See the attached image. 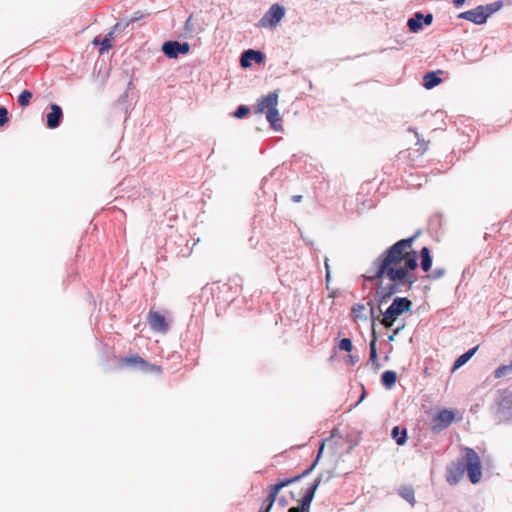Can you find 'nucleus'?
<instances>
[{"mask_svg": "<svg viewBox=\"0 0 512 512\" xmlns=\"http://www.w3.org/2000/svg\"><path fill=\"white\" fill-rule=\"evenodd\" d=\"M322 475L317 476L314 481L311 483V486H313L315 489H318L322 482Z\"/></svg>", "mask_w": 512, "mask_h": 512, "instance_id": "e433bc0d", "label": "nucleus"}, {"mask_svg": "<svg viewBox=\"0 0 512 512\" xmlns=\"http://www.w3.org/2000/svg\"><path fill=\"white\" fill-rule=\"evenodd\" d=\"M272 505H270L269 503L266 502V500H264L261 504V507L259 509V512H270V510L272 509Z\"/></svg>", "mask_w": 512, "mask_h": 512, "instance_id": "c9c22d12", "label": "nucleus"}, {"mask_svg": "<svg viewBox=\"0 0 512 512\" xmlns=\"http://www.w3.org/2000/svg\"><path fill=\"white\" fill-rule=\"evenodd\" d=\"M455 414L448 409H442L431 419L430 427L435 433L447 429L454 421Z\"/></svg>", "mask_w": 512, "mask_h": 512, "instance_id": "423d86ee", "label": "nucleus"}, {"mask_svg": "<svg viewBox=\"0 0 512 512\" xmlns=\"http://www.w3.org/2000/svg\"><path fill=\"white\" fill-rule=\"evenodd\" d=\"M444 274H445L444 268H435L429 275V278H431L433 280L440 279L441 277L444 276Z\"/></svg>", "mask_w": 512, "mask_h": 512, "instance_id": "473e14b6", "label": "nucleus"}, {"mask_svg": "<svg viewBox=\"0 0 512 512\" xmlns=\"http://www.w3.org/2000/svg\"><path fill=\"white\" fill-rule=\"evenodd\" d=\"M278 503L280 506L284 507L287 504V501L284 497L278 499Z\"/></svg>", "mask_w": 512, "mask_h": 512, "instance_id": "79ce46f5", "label": "nucleus"}, {"mask_svg": "<svg viewBox=\"0 0 512 512\" xmlns=\"http://www.w3.org/2000/svg\"><path fill=\"white\" fill-rule=\"evenodd\" d=\"M113 39V32H109L102 41L99 40L98 37H96L93 40V44L100 45L99 53L104 54L111 48V40Z\"/></svg>", "mask_w": 512, "mask_h": 512, "instance_id": "4be33fe9", "label": "nucleus"}, {"mask_svg": "<svg viewBox=\"0 0 512 512\" xmlns=\"http://www.w3.org/2000/svg\"><path fill=\"white\" fill-rule=\"evenodd\" d=\"M423 145H424V150L427 149V143L423 141Z\"/></svg>", "mask_w": 512, "mask_h": 512, "instance_id": "8fccbe9b", "label": "nucleus"}, {"mask_svg": "<svg viewBox=\"0 0 512 512\" xmlns=\"http://www.w3.org/2000/svg\"><path fill=\"white\" fill-rule=\"evenodd\" d=\"M48 108L50 111L45 114L46 126L49 129H56L63 121V110L61 106L56 103H51Z\"/></svg>", "mask_w": 512, "mask_h": 512, "instance_id": "6e6552de", "label": "nucleus"}, {"mask_svg": "<svg viewBox=\"0 0 512 512\" xmlns=\"http://www.w3.org/2000/svg\"><path fill=\"white\" fill-rule=\"evenodd\" d=\"M420 256H421V263H420L421 269L424 272H428L432 266V257H431L429 248L423 247L420 250Z\"/></svg>", "mask_w": 512, "mask_h": 512, "instance_id": "6ab92c4d", "label": "nucleus"}, {"mask_svg": "<svg viewBox=\"0 0 512 512\" xmlns=\"http://www.w3.org/2000/svg\"><path fill=\"white\" fill-rule=\"evenodd\" d=\"M394 333H392L391 335L388 336V341H393L394 340Z\"/></svg>", "mask_w": 512, "mask_h": 512, "instance_id": "49530a36", "label": "nucleus"}, {"mask_svg": "<svg viewBox=\"0 0 512 512\" xmlns=\"http://www.w3.org/2000/svg\"><path fill=\"white\" fill-rule=\"evenodd\" d=\"M502 7H503V1L502 0H498V1L486 4V5H482V8H484L483 9L484 13L487 14V18L490 15H492L493 13L497 12L498 10H500Z\"/></svg>", "mask_w": 512, "mask_h": 512, "instance_id": "b1692460", "label": "nucleus"}, {"mask_svg": "<svg viewBox=\"0 0 512 512\" xmlns=\"http://www.w3.org/2000/svg\"><path fill=\"white\" fill-rule=\"evenodd\" d=\"M129 26V22L121 20L117 22L113 27V33L125 30Z\"/></svg>", "mask_w": 512, "mask_h": 512, "instance_id": "72a5a7b5", "label": "nucleus"}, {"mask_svg": "<svg viewBox=\"0 0 512 512\" xmlns=\"http://www.w3.org/2000/svg\"><path fill=\"white\" fill-rule=\"evenodd\" d=\"M323 449H324V443H321L320 448L318 450L317 457L312 462V464L307 469H305L301 474L290 477V478L279 480L277 483L273 484L276 487V489L281 490L284 487H287L293 483H296V482L300 481L302 478L308 476L313 471V469L316 467V465L319 461V458L323 452Z\"/></svg>", "mask_w": 512, "mask_h": 512, "instance_id": "0eeeda50", "label": "nucleus"}, {"mask_svg": "<svg viewBox=\"0 0 512 512\" xmlns=\"http://www.w3.org/2000/svg\"><path fill=\"white\" fill-rule=\"evenodd\" d=\"M397 381V374L395 371L386 370L381 375V383L386 389L392 388Z\"/></svg>", "mask_w": 512, "mask_h": 512, "instance_id": "412c9836", "label": "nucleus"}, {"mask_svg": "<svg viewBox=\"0 0 512 512\" xmlns=\"http://www.w3.org/2000/svg\"><path fill=\"white\" fill-rule=\"evenodd\" d=\"M466 0H453V4L456 6V7H460L462 6L464 3H465Z\"/></svg>", "mask_w": 512, "mask_h": 512, "instance_id": "a19ab883", "label": "nucleus"}, {"mask_svg": "<svg viewBox=\"0 0 512 512\" xmlns=\"http://www.w3.org/2000/svg\"><path fill=\"white\" fill-rule=\"evenodd\" d=\"M322 475L317 476L314 481L311 483V486H313L315 489H318L322 482Z\"/></svg>", "mask_w": 512, "mask_h": 512, "instance_id": "4c0bfd02", "label": "nucleus"}, {"mask_svg": "<svg viewBox=\"0 0 512 512\" xmlns=\"http://www.w3.org/2000/svg\"><path fill=\"white\" fill-rule=\"evenodd\" d=\"M285 9L278 3H275L270 6V8L266 11V13L259 20L260 27H275L284 17Z\"/></svg>", "mask_w": 512, "mask_h": 512, "instance_id": "20e7f679", "label": "nucleus"}, {"mask_svg": "<svg viewBox=\"0 0 512 512\" xmlns=\"http://www.w3.org/2000/svg\"><path fill=\"white\" fill-rule=\"evenodd\" d=\"M32 97V92L30 90L25 89L18 95L17 102L20 107L25 108L30 104Z\"/></svg>", "mask_w": 512, "mask_h": 512, "instance_id": "393cba45", "label": "nucleus"}, {"mask_svg": "<svg viewBox=\"0 0 512 512\" xmlns=\"http://www.w3.org/2000/svg\"><path fill=\"white\" fill-rule=\"evenodd\" d=\"M9 121V112L6 107L0 106V127Z\"/></svg>", "mask_w": 512, "mask_h": 512, "instance_id": "2f4dec72", "label": "nucleus"}, {"mask_svg": "<svg viewBox=\"0 0 512 512\" xmlns=\"http://www.w3.org/2000/svg\"><path fill=\"white\" fill-rule=\"evenodd\" d=\"M464 451L465 456L463 458H458L447 466L446 479L449 484H457L465 471H467L468 478L472 484H476L481 480V461L478 454L469 447H466Z\"/></svg>", "mask_w": 512, "mask_h": 512, "instance_id": "f03ea898", "label": "nucleus"}, {"mask_svg": "<svg viewBox=\"0 0 512 512\" xmlns=\"http://www.w3.org/2000/svg\"><path fill=\"white\" fill-rule=\"evenodd\" d=\"M399 495L409 502L412 506L415 504L414 490L411 486H402L398 490Z\"/></svg>", "mask_w": 512, "mask_h": 512, "instance_id": "5701e85b", "label": "nucleus"}, {"mask_svg": "<svg viewBox=\"0 0 512 512\" xmlns=\"http://www.w3.org/2000/svg\"><path fill=\"white\" fill-rule=\"evenodd\" d=\"M338 347L340 350L351 352L353 349V344L349 338H343L339 341Z\"/></svg>", "mask_w": 512, "mask_h": 512, "instance_id": "7c9ffc66", "label": "nucleus"}, {"mask_svg": "<svg viewBox=\"0 0 512 512\" xmlns=\"http://www.w3.org/2000/svg\"><path fill=\"white\" fill-rule=\"evenodd\" d=\"M440 221H441L440 216L436 215V216L431 218L430 224L434 225V223H436L437 225H440Z\"/></svg>", "mask_w": 512, "mask_h": 512, "instance_id": "58836bf2", "label": "nucleus"}, {"mask_svg": "<svg viewBox=\"0 0 512 512\" xmlns=\"http://www.w3.org/2000/svg\"><path fill=\"white\" fill-rule=\"evenodd\" d=\"M317 489L313 486H309L303 497L300 499L299 504L297 506L290 507L288 512H310V506L314 499L315 493Z\"/></svg>", "mask_w": 512, "mask_h": 512, "instance_id": "9b49d317", "label": "nucleus"}, {"mask_svg": "<svg viewBox=\"0 0 512 512\" xmlns=\"http://www.w3.org/2000/svg\"><path fill=\"white\" fill-rule=\"evenodd\" d=\"M403 328H404V325H402L401 327L396 328V329L393 331L394 335H397V334H398V333H399Z\"/></svg>", "mask_w": 512, "mask_h": 512, "instance_id": "a18cd8bd", "label": "nucleus"}, {"mask_svg": "<svg viewBox=\"0 0 512 512\" xmlns=\"http://www.w3.org/2000/svg\"><path fill=\"white\" fill-rule=\"evenodd\" d=\"M477 349H478V346L473 347V348L469 349L468 351H466L465 353H463L461 356H459L453 363L452 371L459 369L461 366H463L465 363H467L472 358V356L475 354Z\"/></svg>", "mask_w": 512, "mask_h": 512, "instance_id": "a211bd4d", "label": "nucleus"}, {"mask_svg": "<svg viewBox=\"0 0 512 512\" xmlns=\"http://www.w3.org/2000/svg\"><path fill=\"white\" fill-rule=\"evenodd\" d=\"M278 104V94L276 91L270 92L268 95L260 98L257 101L256 113H262L265 109L269 111V109L277 107Z\"/></svg>", "mask_w": 512, "mask_h": 512, "instance_id": "4468645a", "label": "nucleus"}, {"mask_svg": "<svg viewBox=\"0 0 512 512\" xmlns=\"http://www.w3.org/2000/svg\"><path fill=\"white\" fill-rule=\"evenodd\" d=\"M512 373V363L508 365H501L494 371L495 378H502Z\"/></svg>", "mask_w": 512, "mask_h": 512, "instance_id": "a878e982", "label": "nucleus"}, {"mask_svg": "<svg viewBox=\"0 0 512 512\" xmlns=\"http://www.w3.org/2000/svg\"><path fill=\"white\" fill-rule=\"evenodd\" d=\"M392 438L395 440L397 445H404L407 441V429L395 426L391 432Z\"/></svg>", "mask_w": 512, "mask_h": 512, "instance_id": "aec40b11", "label": "nucleus"}, {"mask_svg": "<svg viewBox=\"0 0 512 512\" xmlns=\"http://www.w3.org/2000/svg\"><path fill=\"white\" fill-rule=\"evenodd\" d=\"M261 64L265 61V54L260 50L247 49L244 50L240 56V64L243 68H248L252 62Z\"/></svg>", "mask_w": 512, "mask_h": 512, "instance_id": "9d476101", "label": "nucleus"}, {"mask_svg": "<svg viewBox=\"0 0 512 512\" xmlns=\"http://www.w3.org/2000/svg\"><path fill=\"white\" fill-rule=\"evenodd\" d=\"M483 9L482 5H479L474 9L460 13L458 17L474 24L481 25L487 21V14L484 13Z\"/></svg>", "mask_w": 512, "mask_h": 512, "instance_id": "f8f14e48", "label": "nucleus"}, {"mask_svg": "<svg viewBox=\"0 0 512 512\" xmlns=\"http://www.w3.org/2000/svg\"><path fill=\"white\" fill-rule=\"evenodd\" d=\"M433 22V15L431 13L423 14L421 12H416L411 18L407 21V27L410 32L417 33L422 29L423 25H430Z\"/></svg>", "mask_w": 512, "mask_h": 512, "instance_id": "1a4fd4ad", "label": "nucleus"}, {"mask_svg": "<svg viewBox=\"0 0 512 512\" xmlns=\"http://www.w3.org/2000/svg\"><path fill=\"white\" fill-rule=\"evenodd\" d=\"M268 490L269 493L265 500L267 503L273 506L280 490L276 489V487L273 484L268 486Z\"/></svg>", "mask_w": 512, "mask_h": 512, "instance_id": "c85d7f7f", "label": "nucleus"}, {"mask_svg": "<svg viewBox=\"0 0 512 512\" xmlns=\"http://www.w3.org/2000/svg\"><path fill=\"white\" fill-rule=\"evenodd\" d=\"M143 18H144V14L141 11H135L132 14L131 18L129 20H127V22H129V25H130L131 23L137 22Z\"/></svg>", "mask_w": 512, "mask_h": 512, "instance_id": "f704fd0d", "label": "nucleus"}, {"mask_svg": "<svg viewBox=\"0 0 512 512\" xmlns=\"http://www.w3.org/2000/svg\"><path fill=\"white\" fill-rule=\"evenodd\" d=\"M143 365H146V360L138 354L127 355L120 361L121 367H128L136 371H140Z\"/></svg>", "mask_w": 512, "mask_h": 512, "instance_id": "2eb2a0df", "label": "nucleus"}, {"mask_svg": "<svg viewBox=\"0 0 512 512\" xmlns=\"http://www.w3.org/2000/svg\"><path fill=\"white\" fill-rule=\"evenodd\" d=\"M419 232L413 236L401 239L386 249L374 261L376 271L373 275L366 276L370 282L381 280L387 277L390 281L385 286H380L376 292L375 300L378 302L376 306L373 300L367 302L369 306V313L372 326V339L369 343L370 361L377 360V334L375 331V321L378 318L376 312L381 314L380 306L386 303L394 294L402 292V287L407 286L410 288L415 282L414 276L411 271L415 270L418 266L417 253L412 249L415 239L418 237Z\"/></svg>", "mask_w": 512, "mask_h": 512, "instance_id": "f257e3e1", "label": "nucleus"}, {"mask_svg": "<svg viewBox=\"0 0 512 512\" xmlns=\"http://www.w3.org/2000/svg\"><path fill=\"white\" fill-rule=\"evenodd\" d=\"M266 118H267L268 122L270 123L271 127L275 131H279L282 129L281 117H280L277 107L269 109V111H267Z\"/></svg>", "mask_w": 512, "mask_h": 512, "instance_id": "f3484780", "label": "nucleus"}, {"mask_svg": "<svg viewBox=\"0 0 512 512\" xmlns=\"http://www.w3.org/2000/svg\"><path fill=\"white\" fill-rule=\"evenodd\" d=\"M240 291V287L238 285L235 286L234 294H237Z\"/></svg>", "mask_w": 512, "mask_h": 512, "instance_id": "09e8293b", "label": "nucleus"}, {"mask_svg": "<svg viewBox=\"0 0 512 512\" xmlns=\"http://www.w3.org/2000/svg\"><path fill=\"white\" fill-rule=\"evenodd\" d=\"M189 51L190 44L188 42L168 40L162 45V52L169 59H177L180 55H185Z\"/></svg>", "mask_w": 512, "mask_h": 512, "instance_id": "39448f33", "label": "nucleus"}, {"mask_svg": "<svg viewBox=\"0 0 512 512\" xmlns=\"http://www.w3.org/2000/svg\"><path fill=\"white\" fill-rule=\"evenodd\" d=\"M149 324L152 330L159 332H167L169 324L164 315L157 311H150L148 315Z\"/></svg>", "mask_w": 512, "mask_h": 512, "instance_id": "ddd939ff", "label": "nucleus"}, {"mask_svg": "<svg viewBox=\"0 0 512 512\" xmlns=\"http://www.w3.org/2000/svg\"><path fill=\"white\" fill-rule=\"evenodd\" d=\"M324 264H325V270H326V272H327V271H330V267H329V264H328V258H325V262H324Z\"/></svg>", "mask_w": 512, "mask_h": 512, "instance_id": "c03bdc74", "label": "nucleus"}, {"mask_svg": "<svg viewBox=\"0 0 512 512\" xmlns=\"http://www.w3.org/2000/svg\"><path fill=\"white\" fill-rule=\"evenodd\" d=\"M365 305L362 303L354 304L351 308V315L354 319H362Z\"/></svg>", "mask_w": 512, "mask_h": 512, "instance_id": "cd10ccee", "label": "nucleus"}, {"mask_svg": "<svg viewBox=\"0 0 512 512\" xmlns=\"http://www.w3.org/2000/svg\"><path fill=\"white\" fill-rule=\"evenodd\" d=\"M302 195H293L291 200L294 202V203H299L302 201Z\"/></svg>", "mask_w": 512, "mask_h": 512, "instance_id": "ea45409f", "label": "nucleus"}, {"mask_svg": "<svg viewBox=\"0 0 512 512\" xmlns=\"http://www.w3.org/2000/svg\"><path fill=\"white\" fill-rule=\"evenodd\" d=\"M325 277H326V281L329 282V280H330V271H327Z\"/></svg>", "mask_w": 512, "mask_h": 512, "instance_id": "de8ad7c7", "label": "nucleus"}, {"mask_svg": "<svg viewBox=\"0 0 512 512\" xmlns=\"http://www.w3.org/2000/svg\"><path fill=\"white\" fill-rule=\"evenodd\" d=\"M140 372L147 373V374H160L162 372V369L159 365L149 363L146 361V365H143L141 367Z\"/></svg>", "mask_w": 512, "mask_h": 512, "instance_id": "bb28decb", "label": "nucleus"}, {"mask_svg": "<svg viewBox=\"0 0 512 512\" xmlns=\"http://www.w3.org/2000/svg\"><path fill=\"white\" fill-rule=\"evenodd\" d=\"M412 302L407 297H396L391 305L384 311L381 312L382 320L381 324L390 329L393 326L394 321L400 315L411 310Z\"/></svg>", "mask_w": 512, "mask_h": 512, "instance_id": "7ed1b4c3", "label": "nucleus"}, {"mask_svg": "<svg viewBox=\"0 0 512 512\" xmlns=\"http://www.w3.org/2000/svg\"><path fill=\"white\" fill-rule=\"evenodd\" d=\"M250 112V108L246 105H240L238 106V108L232 113V115L235 117V118H238V119H241L243 117H245L246 115H248Z\"/></svg>", "mask_w": 512, "mask_h": 512, "instance_id": "c756f323", "label": "nucleus"}, {"mask_svg": "<svg viewBox=\"0 0 512 512\" xmlns=\"http://www.w3.org/2000/svg\"><path fill=\"white\" fill-rule=\"evenodd\" d=\"M190 26H191V16L185 22V27L187 30H190Z\"/></svg>", "mask_w": 512, "mask_h": 512, "instance_id": "37998d69", "label": "nucleus"}, {"mask_svg": "<svg viewBox=\"0 0 512 512\" xmlns=\"http://www.w3.org/2000/svg\"><path fill=\"white\" fill-rule=\"evenodd\" d=\"M441 73V70H438V72H427L423 77V86L426 89H432L437 86L439 83H441V78L438 76V74Z\"/></svg>", "mask_w": 512, "mask_h": 512, "instance_id": "dca6fc26", "label": "nucleus"}]
</instances>
